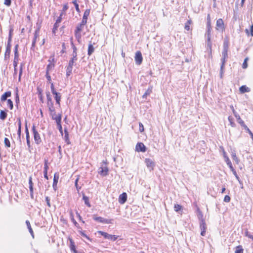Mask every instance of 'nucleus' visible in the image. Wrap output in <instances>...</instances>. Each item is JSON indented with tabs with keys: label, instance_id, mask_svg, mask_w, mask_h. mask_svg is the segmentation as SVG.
I'll return each instance as SVG.
<instances>
[{
	"label": "nucleus",
	"instance_id": "nucleus-59",
	"mask_svg": "<svg viewBox=\"0 0 253 253\" xmlns=\"http://www.w3.org/2000/svg\"><path fill=\"white\" fill-rule=\"evenodd\" d=\"M248 58H246L245 60H244V61L243 63V65H242V67L243 69H246L248 67V64H247V60H248Z\"/></svg>",
	"mask_w": 253,
	"mask_h": 253
},
{
	"label": "nucleus",
	"instance_id": "nucleus-5",
	"mask_svg": "<svg viewBox=\"0 0 253 253\" xmlns=\"http://www.w3.org/2000/svg\"><path fill=\"white\" fill-rule=\"evenodd\" d=\"M93 219L96 221H97L99 223H102L105 224H111L112 223L113 219H106L101 216H96L95 215H93Z\"/></svg>",
	"mask_w": 253,
	"mask_h": 253
},
{
	"label": "nucleus",
	"instance_id": "nucleus-55",
	"mask_svg": "<svg viewBox=\"0 0 253 253\" xmlns=\"http://www.w3.org/2000/svg\"><path fill=\"white\" fill-rule=\"evenodd\" d=\"M78 181H79V178H77L75 180V186L76 187L77 191L79 192V190L81 189V187L79 186L78 183Z\"/></svg>",
	"mask_w": 253,
	"mask_h": 253
},
{
	"label": "nucleus",
	"instance_id": "nucleus-28",
	"mask_svg": "<svg viewBox=\"0 0 253 253\" xmlns=\"http://www.w3.org/2000/svg\"><path fill=\"white\" fill-rule=\"evenodd\" d=\"M85 25V24H83L82 25V22H81L76 27L75 32H76V33H81V32L83 30V28Z\"/></svg>",
	"mask_w": 253,
	"mask_h": 253
},
{
	"label": "nucleus",
	"instance_id": "nucleus-12",
	"mask_svg": "<svg viewBox=\"0 0 253 253\" xmlns=\"http://www.w3.org/2000/svg\"><path fill=\"white\" fill-rule=\"evenodd\" d=\"M108 168L107 167H101L99 168L98 173L102 176H105L108 174Z\"/></svg>",
	"mask_w": 253,
	"mask_h": 253
},
{
	"label": "nucleus",
	"instance_id": "nucleus-11",
	"mask_svg": "<svg viewBox=\"0 0 253 253\" xmlns=\"http://www.w3.org/2000/svg\"><path fill=\"white\" fill-rule=\"evenodd\" d=\"M200 228L201 230V235L202 236H205L207 230V225L205 220H202V222H200Z\"/></svg>",
	"mask_w": 253,
	"mask_h": 253
},
{
	"label": "nucleus",
	"instance_id": "nucleus-23",
	"mask_svg": "<svg viewBox=\"0 0 253 253\" xmlns=\"http://www.w3.org/2000/svg\"><path fill=\"white\" fill-rule=\"evenodd\" d=\"M231 157L237 164H238L239 163L240 160L237 157L236 152L235 150H233L231 151Z\"/></svg>",
	"mask_w": 253,
	"mask_h": 253
},
{
	"label": "nucleus",
	"instance_id": "nucleus-56",
	"mask_svg": "<svg viewBox=\"0 0 253 253\" xmlns=\"http://www.w3.org/2000/svg\"><path fill=\"white\" fill-rule=\"evenodd\" d=\"M40 28L39 27L35 31V33H34V38L37 39L39 37V34H40Z\"/></svg>",
	"mask_w": 253,
	"mask_h": 253
},
{
	"label": "nucleus",
	"instance_id": "nucleus-35",
	"mask_svg": "<svg viewBox=\"0 0 253 253\" xmlns=\"http://www.w3.org/2000/svg\"><path fill=\"white\" fill-rule=\"evenodd\" d=\"M7 114L5 111L1 110L0 112V119L4 120L7 117Z\"/></svg>",
	"mask_w": 253,
	"mask_h": 253
},
{
	"label": "nucleus",
	"instance_id": "nucleus-38",
	"mask_svg": "<svg viewBox=\"0 0 253 253\" xmlns=\"http://www.w3.org/2000/svg\"><path fill=\"white\" fill-rule=\"evenodd\" d=\"M243 249L241 246H238L236 247L235 253H243Z\"/></svg>",
	"mask_w": 253,
	"mask_h": 253
},
{
	"label": "nucleus",
	"instance_id": "nucleus-51",
	"mask_svg": "<svg viewBox=\"0 0 253 253\" xmlns=\"http://www.w3.org/2000/svg\"><path fill=\"white\" fill-rule=\"evenodd\" d=\"M48 161L47 160H44V168L43 171H47L48 169Z\"/></svg>",
	"mask_w": 253,
	"mask_h": 253
},
{
	"label": "nucleus",
	"instance_id": "nucleus-33",
	"mask_svg": "<svg viewBox=\"0 0 253 253\" xmlns=\"http://www.w3.org/2000/svg\"><path fill=\"white\" fill-rule=\"evenodd\" d=\"M239 90H240V91L241 93H245V92H249L250 91V88L249 87H247L245 85H242L240 87Z\"/></svg>",
	"mask_w": 253,
	"mask_h": 253
},
{
	"label": "nucleus",
	"instance_id": "nucleus-19",
	"mask_svg": "<svg viewBox=\"0 0 253 253\" xmlns=\"http://www.w3.org/2000/svg\"><path fill=\"white\" fill-rule=\"evenodd\" d=\"M72 58L69 60L68 64L74 66L75 62L78 60L77 57V53H72Z\"/></svg>",
	"mask_w": 253,
	"mask_h": 253
},
{
	"label": "nucleus",
	"instance_id": "nucleus-61",
	"mask_svg": "<svg viewBox=\"0 0 253 253\" xmlns=\"http://www.w3.org/2000/svg\"><path fill=\"white\" fill-rule=\"evenodd\" d=\"M231 198L228 195H226L224 198V202L228 203L230 201Z\"/></svg>",
	"mask_w": 253,
	"mask_h": 253
},
{
	"label": "nucleus",
	"instance_id": "nucleus-2",
	"mask_svg": "<svg viewBox=\"0 0 253 253\" xmlns=\"http://www.w3.org/2000/svg\"><path fill=\"white\" fill-rule=\"evenodd\" d=\"M51 91L52 93L54 95V98L56 101V104H58L59 106H60V101L61 95L60 93L57 92L54 86L53 83H51Z\"/></svg>",
	"mask_w": 253,
	"mask_h": 253
},
{
	"label": "nucleus",
	"instance_id": "nucleus-15",
	"mask_svg": "<svg viewBox=\"0 0 253 253\" xmlns=\"http://www.w3.org/2000/svg\"><path fill=\"white\" fill-rule=\"evenodd\" d=\"M59 175L58 173H55L54 175V178H53V185L52 187L54 189V190L55 191L57 189V183L59 179Z\"/></svg>",
	"mask_w": 253,
	"mask_h": 253
},
{
	"label": "nucleus",
	"instance_id": "nucleus-1",
	"mask_svg": "<svg viewBox=\"0 0 253 253\" xmlns=\"http://www.w3.org/2000/svg\"><path fill=\"white\" fill-rule=\"evenodd\" d=\"M212 30L211 26L207 25V29L205 33V37H207V44L208 48L210 49V53H211L212 43L211 42V31Z\"/></svg>",
	"mask_w": 253,
	"mask_h": 253
},
{
	"label": "nucleus",
	"instance_id": "nucleus-44",
	"mask_svg": "<svg viewBox=\"0 0 253 253\" xmlns=\"http://www.w3.org/2000/svg\"><path fill=\"white\" fill-rule=\"evenodd\" d=\"M79 232L80 233V235L82 236L85 238L89 241H91V239H90V238L86 234L84 233V231H83L82 230H79Z\"/></svg>",
	"mask_w": 253,
	"mask_h": 253
},
{
	"label": "nucleus",
	"instance_id": "nucleus-50",
	"mask_svg": "<svg viewBox=\"0 0 253 253\" xmlns=\"http://www.w3.org/2000/svg\"><path fill=\"white\" fill-rule=\"evenodd\" d=\"M75 37L77 39L78 42H80V40L81 39V33H76V32H75Z\"/></svg>",
	"mask_w": 253,
	"mask_h": 253
},
{
	"label": "nucleus",
	"instance_id": "nucleus-40",
	"mask_svg": "<svg viewBox=\"0 0 253 253\" xmlns=\"http://www.w3.org/2000/svg\"><path fill=\"white\" fill-rule=\"evenodd\" d=\"M7 104L10 110L13 109V104L12 101L10 99H8L7 100Z\"/></svg>",
	"mask_w": 253,
	"mask_h": 253
},
{
	"label": "nucleus",
	"instance_id": "nucleus-39",
	"mask_svg": "<svg viewBox=\"0 0 253 253\" xmlns=\"http://www.w3.org/2000/svg\"><path fill=\"white\" fill-rule=\"evenodd\" d=\"M229 41L228 40H225L223 42V49L228 50Z\"/></svg>",
	"mask_w": 253,
	"mask_h": 253
},
{
	"label": "nucleus",
	"instance_id": "nucleus-60",
	"mask_svg": "<svg viewBox=\"0 0 253 253\" xmlns=\"http://www.w3.org/2000/svg\"><path fill=\"white\" fill-rule=\"evenodd\" d=\"M45 77L46 79L47 80L48 82L51 84V77L49 75V73H46L45 74Z\"/></svg>",
	"mask_w": 253,
	"mask_h": 253
},
{
	"label": "nucleus",
	"instance_id": "nucleus-48",
	"mask_svg": "<svg viewBox=\"0 0 253 253\" xmlns=\"http://www.w3.org/2000/svg\"><path fill=\"white\" fill-rule=\"evenodd\" d=\"M52 120H54L55 121L57 120V119H59L60 118H62V114H59L57 116L53 115H50Z\"/></svg>",
	"mask_w": 253,
	"mask_h": 253
},
{
	"label": "nucleus",
	"instance_id": "nucleus-9",
	"mask_svg": "<svg viewBox=\"0 0 253 253\" xmlns=\"http://www.w3.org/2000/svg\"><path fill=\"white\" fill-rule=\"evenodd\" d=\"M232 108L233 107L232 106ZM233 113L234 114V116L236 117L238 123L244 128H245V126H247L244 122L241 119L239 115L235 111L234 109H233Z\"/></svg>",
	"mask_w": 253,
	"mask_h": 253
},
{
	"label": "nucleus",
	"instance_id": "nucleus-10",
	"mask_svg": "<svg viewBox=\"0 0 253 253\" xmlns=\"http://www.w3.org/2000/svg\"><path fill=\"white\" fill-rule=\"evenodd\" d=\"M135 150L137 152H145L146 151V147L142 142H138L135 146Z\"/></svg>",
	"mask_w": 253,
	"mask_h": 253
},
{
	"label": "nucleus",
	"instance_id": "nucleus-43",
	"mask_svg": "<svg viewBox=\"0 0 253 253\" xmlns=\"http://www.w3.org/2000/svg\"><path fill=\"white\" fill-rule=\"evenodd\" d=\"M70 241V250L74 249L75 248H76V246L75 244V243L73 241V240L71 238L69 239Z\"/></svg>",
	"mask_w": 253,
	"mask_h": 253
},
{
	"label": "nucleus",
	"instance_id": "nucleus-17",
	"mask_svg": "<svg viewBox=\"0 0 253 253\" xmlns=\"http://www.w3.org/2000/svg\"><path fill=\"white\" fill-rule=\"evenodd\" d=\"M47 107L49 111V114L55 115V110L54 107L53 102H50V103H47Z\"/></svg>",
	"mask_w": 253,
	"mask_h": 253
},
{
	"label": "nucleus",
	"instance_id": "nucleus-4",
	"mask_svg": "<svg viewBox=\"0 0 253 253\" xmlns=\"http://www.w3.org/2000/svg\"><path fill=\"white\" fill-rule=\"evenodd\" d=\"M98 233L103 236L105 239L110 240L113 241H116L118 237V236L109 234L108 233L102 231H98Z\"/></svg>",
	"mask_w": 253,
	"mask_h": 253
},
{
	"label": "nucleus",
	"instance_id": "nucleus-30",
	"mask_svg": "<svg viewBox=\"0 0 253 253\" xmlns=\"http://www.w3.org/2000/svg\"><path fill=\"white\" fill-rule=\"evenodd\" d=\"M174 210L176 212L180 213V211L182 212L183 208L181 205L179 204H175L174 206Z\"/></svg>",
	"mask_w": 253,
	"mask_h": 253
},
{
	"label": "nucleus",
	"instance_id": "nucleus-46",
	"mask_svg": "<svg viewBox=\"0 0 253 253\" xmlns=\"http://www.w3.org/2000/svg\"><path fill=\"white\" fill-rule=\"evenodd\" d=\"M71 44L73 50V53H77V48L73 43L72 38H71Z\"/></svg>",
	"mask_w": 253,
	"mask_h": 253
},
{
	"label": "nucleus",
	"instance_id": "nucleus-16",
	"mask_svg": "<svg viewBox=\"0 0 253 253\" xmlns=\"http://www.w3.org/2000/svg\"><path fill=\"white\" fill-rule=\"evenodd\" d=\"M127 200V194L126 193L124 192L119 197V202L121 204H124Z\"/></svg>",
	"mask_w": 253,
	"mask_h": 253
},
{
	"label": "nucleus",
	"instance_id": "nucleus-20",
	"mask_svg": "<svg viewBox=\"0 0 253 253\" xmlns=\"http://www.w3.org/2000/svg\"><path fill=\"white\" fill-rule=\"evenodd\" d=\"M18 129L17 131L18 138L21 142V122L20 119L19 118L17 119Z\"/></svg>",
	"mask_w": 253,
	"mask_h": 253
},
{
	"label": "nucleus",
	"instance_id": "nucleus-6",
	"mask_svg": "<svg viewBox=\"0 0 253 253\" xmlns=\"http://www.w3.org/2000/svg\"><path fill=\"white\" fill-rule=\"evenodd\" d=\"M145 163L147 168L149 169L150 171H152L154 169V167L155 166V163L152 159L149 158L145 159Z\"/></svg>",
	"mask_w": 253,
	"mask_h": 253
},
{
	"label": "nucleus",
	"instance_id": "nucleus-25",
	"mask_svg": "<svg viewBox=\"0 0 253 253\" xmlns=\"http://www.w3.org/2000/svg\"><path fill=\"white\" fill-rule=\"evenodd\" d=\"M26 224L27 228H28V229L29 230V232L30 233V234H31V236H32V237L34 238V232H33V229H32V228L31 227L30 221L29 220H26Z\"/></svg>",
	"mask_w": 253,
	"mask_h": 253
},
{
	"label": "nucleus",
	"instance_id": "nucleus-62",
	"mask_svg": "<svg viewBox=\"0 0 253 253\" xmlns=\"http://www.w3.org/2000/svg\"><path fill=\"white\" fill-rule=\"evenodd\" d=\"M62 14L63 13H61L60 15V16L57 18V19H56V22L55 23H57L58 24H59L61 21H62Z\"/></svg>",
	"mask_w": 253,
	"mask_h": 253
},
{
	"label": "nucleus",
	"instance_id": "nucleus-45",
	"mask_svg": "<svg viewBox=\"0 0 253 253\" xmlns=\"http://www.w3.org/2000/svg\"><path fill=\"white\" fill-rule=\"evenodd\" d=\"M29 190H34L33 183L32 182V177L30 176L29 177Z\"/></svg>",
	"mask_w": 253,
	"mask_h": 253
},
{
	"label": "nucleus",
	"instance_id": "nucleus-21",
	"mask_svg": "<svg viewBox=\"0 0 253 253\" xmlns=\"http://www.w3.org/2000/svg\"><path fill=\"white\" fill-rule=\"evenodd\" d=\"M223 153H224V155L225 162H226L227 165H228V166L230 168V170H232V169H234L233 168V166H232V163H231L230 160H229V158L227 156H225V151L223 152Z\"/></svg>",
	"mask_w": 253,
	"mask_h": 253
},
{
	"label": "nucleus",
	"instance_id": "nucleus-36",
	"mask_svg": "<svg viewBox=\"0 0 253 253\" xmlns=\"http://www.w3.org/2000/svg\"><path fill=\"white\" fill-rule=\"evenodd\" d=\"M55 66V64L49 63L46 68V73H49V71L53 69Z\"/></svg>",
	"mask_w": 253,
	"mask_h": 253
},
{
	"label": "nucleus",
	"instance_id": "nucleus-13",
	"mask_svg": "<svg viewBox=\"0 0 253 253\" xmlns=\"http://www.w3.org/2000/svg\"><path fill=\"white\" fill-rule=\"evenodd\" d=\"M227 58L221 57V65H220V78H222V76L224 73V69L225 67V64L226 62Z\"/></svg>",
	"mask_w": 253,
	"mask_h": 253
},
{
	"label": "nucleus",
	"instance_id": "nucleus-41",
	"mask_svg": "<svg viewBox=\"0 0 253 253\" xmlns=\"http://www.w3.org/2000/svg\"><path fill=\"white\" fill-rule=\"evenodd\" d=\"M233 173V174L234 175V176H235L236 179L238 181V182H239L240 184H242V181L240 178V177H239V176L238 175L236 170H235V169H232L231 170Z\"/></svg>",
	"mask_w": 253,
	"mask_h": 253
},
{
	"label": "nucleus",
	"instance_id": "nucleus-42",
	"mask_svg": "<svg viewBox=\"0 0 253 253\" xmlns=\"http://www.w3.org/2000/svg\"><path fill=\"white\" fill-rule=\"evenodd\" d=\"M4 145H5V147H6V148H9L10 147V141L9 140V139L6 138V137H5L4 138Z\"/></svg>",
	"mask_w": 253,
	"mask_h": 253
},
{
	"label": "nucleus",
	"instance_id": "nucleus-18",
	"mask_svg": "<svg viewBox=\"0 0 253 253\" xmlns=\"http://www.w3.org/2000/svg\"><path fill=\"white\" fill-rule=\"evenodd\" d=\"M11 95V92L10 91H8L3 93L0 98V100L1 102H4L7 100V98L8 97H10Z\"/></svg>",
	"mask_w": 253,
	"mask_h": 253
},
{
	"label": "nucleus",
	"instance_id": "nucleus-29",
	"mask_svg": "<svg viewBox=\"0 0 253 253\" xmlns=\"http://www.w3.org/2000/svg\"><path fill=\"white\" fill-rule=\"evenodd\" d=\"M197 217L200 222H202V220H205L203 218L202 212L200 211L199 208L197 209Z\"/></svg>",
	"mask_w": 253,
	"mask_h": 253
},
{
	"label": "nucleus",
	"instance_id": "nucleus-31",
	"mask_svg": "<svg viewBox=\"0 0 253 253\" xmlns=\"http://www.w3.org/2000/svg\"><path fill=\"white\" fill-rule=\"evenodd\" d=\"M10 52H11V50L6 49L5 53H4V60L5 61L9 60V58H10Z\"/></svg>",
	"mask_w": 253,
	"mask_h": 253
},
{
	"label": "nucleus",
	"instance_id": "nucleus-24",
	"mask_svg": "<svg viewBox=\"0 0 253 253\" xmlns=\"http://www.w3.org/2000/svg\"><path fill=\"white\" fill-rule=\"evenodd\" d=\"M15 99L16 106L17 107H18V104L20 103V99H19V94H18V89L17 87H16L15 89Z\"/></svg>",
	"mask_w": 253,
	"mask_h": 253
},
{
	"label": "nucleus",
	"instance_id": "nucleus-57",
	"mask_svg": "<svg viewBox=\"0 0 253 253\" xmlns=\"http://www.w3.org/2000/svg\"><path fill=\"white\" fill-rule=\"evenodd\" d=\"M233 118H232L231 117L229 116V117H228V120H229V122H230V123L231 126L232 127H235V126H236V125H235V124L233 122Z\"/></svg>",
	"mask_w": 253,
	"mask_h": 253
},
{
	"label": "nucleus",
	"instance_id": "nucleus-26",
	"mask_svg": "<svg viewBox=\"0 0 253 253\" xmlns=\"http://www.w3.org/2000/svg\"><path fill=\"white\" fill-rule=\"evenodd\" d=\"M73 67V65H71L70 64H68V66L67 67L66 74L67 77H68L69 76H70L71 75V74H72Z\"/></svg>",
	"mask_w": 253,
	"mask_h": 253
},
{
	"label": "nucleus",
	"instance_id": "nucleus-8",
	"mask_svg": "<svg viewBox=\"0 0 253 253\" xmlns=\"http://www.w3.org/2000/svg\"><path fill=\"white\" fill-rule=\"evenodd\" d=\"M215 29L216 30L222 31L224 30V22L221 18H219L216 20Z\"/></svg>",
	"mask_w": 253,
	"mask_h": 253
},
{
	"label": "nucleus",
	"instance_id": "nucleus-27",
	"mask_svg": "<svg viewBox=\"0 0 253 253\" xmlns=\"http://www.w3.org/2000/svg\"><path fill=\"white\" fill-rule=\"evenodd\" d=\"M152 92V86H149L144 94L143 95V98H146L147 96L149 95Z\"/></svg>",
	"mask_w": 253,
	"mask_h": 253
},
{
	"label": "nucleus",
	"instance_id": "nucleus-54",
	"mask_svg": "<svg viewBox=\"0 0 253 253\" xmlns=\"http://www.w3.org/2000/svg\"><path fill=\"white\" fill-rule=\"evenodd\" d=\"M245 234L246 237H248L249 238L252 239L253 241V235H251L247 229L246 230Z\"/></svg>",
	"mask_w": 253,
	"mask_h": 253
},
{
	"label": "nucleus",
	"instance_id": "nucleus-53",
	"mask_svg": "<svg viewBox=\"0 0 253 253\" xmlns=\"http://www.w3.org/2000/svg\"><path fill=\"white\" fill-rule=\"evenodd\" d=\"M72 3L74 4V6L75 7L76 11L78 12H80V8H79V5L78 3H77V1H73Z\"/></svg>",
	"mask_w": 253,
	"mask_h": 253
},
{
	"label": "nucleus",
	"instance_id": "nucleus-22",
	"mask_svg": "<svg viewBox=\"0 0 253 253\" xmlns=\"http://www.w3.org/2000/svg\"><path fill=\"white\" fill-rule=\"evenodd\" d=\"M94 51V48L93 47V46L92 44L91 43V42H90L88 46V50H87V54L90 56L91 55L92 53Z\"/></svg>",
	"mask_w": 253,
	"mask_h": 253
},
{
	"label": "nucleus",
	"instance_id": "nucleus-47",
	"mask_svg": "<svg viewBox=\"0 0 253 253\" xmlns=\"http://www.w3.org/2000/svg\"><path fill=\"white\" fill-rule=\"evenodd\" d=\"M58 27H59V24H58L57 23H55L53 25V27L52 31V32L53 34H55Z\"/></svg>",
	"mask_w": 253,
	"mask_h": 253
},
{
	"label": "nucleus",
	"instance_id": "nucleus-37",
	"mask_svg": "<svg viewBox=\"0 0 253 253\" xmlns=\"http://www.w3.org/2000/svg\"><path fill=\"white\" fill-rule=\"evenodd\" d=\"M24 63H21L20 67L19 69V78H18V81L19 82H20L21 81V78L22 74L23 72V67L24 66Z\"/></svg>",
	"mask_w": 253,
	"mask_h": 253
},
{
	"label": "nucleus",
	"instance_id": "nucleus-32",
	"mask_svg": "<svg viewBox=\"0 0 253 253\" xmlns=\"http://www.w3.org/2000/svg\"><path fill=\"white\" fill-rule=\"evenodd\" d=\"M64 133H65V136H64L65 141L67 143V144H70V142L69 138V133H68L67 129L66 128H64Z\"/></svg>",
	"mask_w": 253,
	"mask_h": 253
},
{
	"label": "nucleus",
	"instance_id": "nucleus-58",
	"mask_svg": "<svg viewBox=\"0 0 253 253\" xmlns=\"http://www.w3.org/2000/svg\"><path fill=\"white\" fill-rule=\"evenodd\" d=\"M207 20V25H209V26L211 25V16H210V14H208Z\"/></svg>",
	"mask_w": 253,
	"mask_h": 253
},
{
	"label": "nucleus",
	"instance_id": "nucleus-63",
	"mask_svg": "<svg viewBox=\"0 0 253 253\" xmlns=\"http://www.w3.org/2000/svg\"><path fill=\"white\" fill-rule=\"evenodd\" d=\"M54 54L52 56H51L49 58V59L48 60V61L49 62V63H51L52 62H53V63H55V59L54 58Z\"/></svg>",
	"mask_w": 253,
	"mask_h": 253
},
{
	"label": "nucleus",
	"instance_id": "nucleus-14",
	"mask_svg": "<svg viewBox=\"0 0 253 253\" xmlns=\"http://www.w3.org/2000/svg\"><path fill=\"white\" fill-rule=\"evenodd\" d=\"M90 9H87L84 12V15H83V18H82V25L83 24H86L87 20V18H88V16L90 14Z\"/></svg>",
	"mask_w": 253,
	"mask_h": 253
},
{
	"label": "nucleus",
	"instance_id": "nucleus-3",
	"mask_svg": "<svg viewBox=\"0 0 253 253\" xmlns=\"http://www.w3.org/2000/svg\"><path fill=\"white\" fill-rule=\"evenodd\" d=\"M32 130L33 133L35 143L37 145L40 144L42 142V139L40 134L39 133V132H38L36 128V126L35 125H33Z\"/></svg>",
	"mask_w": 253,
	"mask_h": 253
},
{
	"label": "nucleus",
	"instance_id": "nucleus-52",
	"mask_svg": "<svg viewBox=\"0 0 253 253\" xmlns=\"http://www.w3.org/2000/svg\"><path fill=\"white\" fill-rule=\"evenodd\" d=\"M228 50L223 49L222 52V57L228 58Z\"/></svg>",
	"mask_w": 253,
	"mask_h": 253
},
{
	"label": "nucleus",
	"instance_id": "nucleus-34",
	"mask_svg": "<svg viewBox=\"0 0 253 253\" xmlns=\"http://www.w3.org/2000/svg\"><path fill=\"white\" fill-rule=\"evenodd\" d=\"M83 200L84 202L85 205H86L88 207L90 208L91 207V205L89 202V198L87 196H86L84 194L83 196Z\"/></svg>",
	"mask_w": 253,
	"mask_h": 253
},
{
	"label": "nucleus",
	"instance_id": "nucleus-7",
	"mask_svg": "<svg viewBox=\"0 0 253 253\" xmlns=\"http://www.w3.org/2000/svg\"><path fill=\"white\" fill-rule=\"evenodd\" d=\"M143 60V57L141 52L140 51H137L135 53V61L137 65H140Z\"/></svg>",
	"mask_w": 253,
	"mask_h": 253
},
{
	"label": "nucleus",
	"instance_id": "nucleus-64",
	"mask_svg": "<svg viewBox=\"0 0 253 253\" xmlns=\"http://www.w3.org/2000/svg\"><path fill=\"white\" fill-rule=\"evenodd\" d=\"M62 49L61 51V52L62 53H65L66 52V47L65 43L64 42L62 43Z\"/></svg>",
	"mask_w": 253,
	"mask_h": 253
},
{
	"label": "nucleus",
	"instance_id": "nucleus-49",
	"mask_svg": "<svg viewBox=\"0 0 253 253\" xmlns=\"http://www.w3.org/2000/svg\"><path fill=\"white\" fill-rule=\"evenodd\" d=\"M46 95L47 100V103H50V102H53V101L52 100V99H51V97L50 95V92H47L46 93Z\"/></svg>",
	"mask_w": 253,
	"mask_h": 253
}]
</instances>
